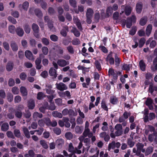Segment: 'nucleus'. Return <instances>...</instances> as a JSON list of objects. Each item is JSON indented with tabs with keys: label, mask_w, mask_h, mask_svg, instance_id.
Here are the masks:
<instances>
[{
	"label": "nucleus",
	"mask_w": 157,
	"mask_h": 157,
	"mask_svg": "<svg viewBox=\"0 0 157 157\" xmlns=\"http://www.w3.org/2000/svg\"><path fill=\"white\" fill-rule=\"evenodd\" d=\"M136 146L139 152L141 151L142 152H145V149L143 148L144 145L143 144L138 143L136 144Z\"/></svg>",
	"instance_id": "obj_18"
},
{
	"label": "nucleus",
	"mask_w": 157,
	"mask_h": 157,
	"mask_svg": "<svg viewBox=\"0 0 157 157\" xmlns=\"http://www.w3.org/2000/svg\"><path fill=\"white\" fill-rule=\"evenodd\" d=\"M49 73L51 76H54L55 78H56L58 75L56 73V70L53 67H51L50 69Z\"/></svg>",
	"instance_id": "obj_17"
},
{
	"label": "nucleus",
	"mask_w": 157,
	"mask_h": 157,
	"mask_svg": "<svg viewBox=\"0 0 157 157\" xmlns=\"http://www.w3.org/2000/svg\"><path fill=\"white\" fill-rule=\"evenodd\" d=\"M57 63L60 66L63 67L69 64L68 61H66L64 59H59L57 61Z\"/></svg>",
	"instance_id": "obj_9"
},
{
	"label": "nucleus",
	"mask_w": 157,
	"mask_h": 157,
	"mask_svg": "<svg viewBox=\"0 0 157 157\" xmlns=\"http://www.w3.org/2000/svg\"><path fill=\"white\" fill-rule=\"evenodd\" d=\"M44 96V95L43 93L39 92L37 94V98L38 100H40L43 98Z\"/></svg>",
	"instance_id": "obj_64"
},
{
	"label": "nucleus",
	"mask_w": 157,
	"mask_h": 157,
	"mask_svg": "<svg viewBox=\"0 0 157 157\" xmlns=\"http://www.w3.org/2000/svg\"><path fill=\"white\" fill-rule=\"evenodd\" d=\"M52 115L55 117H57L60 118H61L63 116L61 113L57 111H53L52 113Z\"/></svg>",
	"instance_id": "obj_30"
},
{
	"label": "nucleus",
	"mask_w": 157,
	"mask_h": 157,
	"mask_svg": "<svg viewBox=\"0 0 157 157\" xmlns=\"http://www.w3.org/2000/svg\"><path fill=\"white\" fill-rule=\"evenodd\" d=\"M84 141V142L85 143L86 145L87 146H88V148H89L90 146V139L89 138H84V140H83Z\"/></svg>",
	"instance_id": "obj_39"
},
{
	"label": "nucleus",
	"mask_w": 157,
	"mask_h": 157,
	"mask_svg": "<svg viewBox=\"0 0 157 157\" xmlns=\"http://www.w3.org/2000/svg\"><path fill=\"white\" fill-rule=\"evenodd\" d=\"M153 150V148L152 147H148L145 151V154L146 156H147L149 154L152 153Z\"/></svg>",
	"instance_id": "obj_22"
},
{
	"label": "nucleus",
	"mask_w": 157,
	"mask_h": 157,
	"mask_svg": "<svg viewBox=\"0 0 157 157\" xmlns=\"http://www.w3.org/2000/svg\"><path fill=\"white\" fill-rule=\"evenodd\" d=\"M19 77L22 80H25L27 78V75L25 73L22 72L20 74Z\"/></svg>",
	"instance_id": "obj_54"
},
{
	"label": "nucleus",
	"mask_w": 157,
	"mask_h": 157,
	"mask_svg": "<svg viewBox=\"0 0 157 157\" xmlns=\"http://www.w3.org/2000/svg\"><path fill=\"white\" fill-rule=\"evenodd\" d=\"M16 32L17 34L20 36H22L24 33L23 29L19 27H18L17 29Z\"/></svg>",
	"instance_id": "obj_29"
},
{
	"label": "nucleus",
	"mask_w": 157,
	"mask_h": 157,
	"mask_svg": "<svg viewBox=\"0 0 157 157\" xmlns=\"http://www.w3.org/2000/svg\"><path fill=\"white\" fill-rule=\"evenodd\" d=\"M148 110L147 109H145L143 113H144V118L145 122H147V120L148 118Z\"/></svg>",
	"instance_id": "obj_28"
},
{
	"label": "nucleus",
	"mask_w": 157,
	"mask_h": 157,
	"mask_svg": "<svg viewBox=\"0 0 157 157\" xmlns=\"http://www.w3.org/2000/svg\"><path fill=\"white\" fill-rule=\"evenodd\" d=\"M35 106L34 101L32 99L28 101V106L30 109H33Z\"/></svg>",
	"instance_id": "obj_13"
},
{
	"label": "nucleus",
	"mask_w": 157,
	"mask_h": 157,
	"mask_svg": "<svg viewBox=\"0 0 157 157\" xmlns=\"http://www.w3.org/2000/svg\"><path fill=\"white\" fill-rule=\"evenodd\" d=\"M145 41L144 38H141L139 41V46L140 48L142 47L144 45Z\"/></svg>",
	"instance_id": "obj_42"
},
{
	"label": "nucleus",
	"mask_w": 157,
	"mask_h": 157,
	"mask_svg": "<svg viewBox=\"0 0 157 157\" xmlns=\"http://www.w3.org/2000/svg\"><path fill=\"white\" fill-rule=\"evenodd\" d=\"M132 22L129 18H128L127 19L126 22V25L127 27L128 28H130L132 24Z\"/></svg>",
	"instance_id": "obj_53"
},
{
	"label": "nucleus",
	"mask_w": 157,
	"mask_h": 157,
	"mask_svg": "<svg viewBox=\"0 0 157 157\" xmlns=\"http://www.w3.org/2000/svg\"><path fill=\"white\" fill-rule=\"evenodd\" d=\"M136 30V27H133L131 30L129 31V34L131 35H134L135 34Z\"/></svg>",
	"instance_id": "obj_60"
},
{
	"label": "nucleus",
	"mask_w": 157,
	"mask_h": 157,
	"mask_svg": "<svg viewBox=\"0 0 157 157\" xmlns=\"http://www.w3.org/2000/svg\"><path fill=\"white\" fill-rule=\"evenodd\" d=\"M50 39L53 41H56L58 40V37L57 36L52 34L50 36Z\"/></svg>",
	"instance_id": "obj_63"
},
{
	"label": "nucleus",
	"mask_w": 157,
	"mask_h": 157,
	"mask_svg": "<svg viewBox=\"0 0 157 157\" xmlns=\"http://www.w3.org/2000/svg\"><path fill=\"white\" fill-rule=\"evenodd\" d=\"M93 13L94 11L92 9L90 8L87 9L86 13L87 18H92Z\"/></svg>",
	"instance_id": "obj_12"
},
{
	"label": "nucleus",
	"mask_w": 157,
	"mask_h": 157,
	"mask_svg": "<svg viewBox=\"0 0 157 157\" xmlns=\"http://www.w3.org/2000/svg\"><path fill=\"white\" fill-rule=\"evenodd\" d=\"M155 118V114L154 113H150L149 114L147 121L148 120H151Z\"/></svg>",
	"instance_id": "obj_49"
},
{
	"label": "nucleus",
	"mask_w": 157,
	"mask_h": 157,
	"mask_svg": "<svg viewBox=\"0 0 157 157\" xmlns=\"http://www.w3.org/2000/svg\"><path fill=\"white\" fill-rule=\"evenodd\" d=\"M115 128L116 130L115 133L116 136H120L122 134V126L121 124H117L115 126Z\"/></svg>",
	"instance_id": "obj_5"
},
{
	"label": "nucleus",
	"mask_w": 157,
	"mask_h": 157,
	"mask_svg": "<svg viewBox=\"0 0 157 157\" xmlns=\"http://www.w3.org/2000/svg\"><path fill=\"white\" fill-rule=\"evenodd\" d=\"M153 101L152 99L150 98H147L146 101H145L146 105L150 109H153Z\"/></svg>",
	"instance_id": "obj_8"
},
{
	"label": "nucleus",
	"mask_w": 157,
	"mask_h": 157,
	"mask_svg": "<svg viewBox=\"0 0 157 157\" xmlns=\"http://www.w3.org/2000/svg\"><path fill=\"white\" fill-rule=\"evenodd\" d=\"M35 12L36 15L39 17H40L42 16V13L39 9H36L35 10Z\"/></svg>",
	"instance_id": "obj_52"
},
{
	"label": "nucleus",
	"mask_w": 157,
	"mask_h": 157,
	"mask_svg": "<svg viewBox=\"0 0 157 157\" xmlns=\"http://www.w3.org/2000/svg\"><path fill=\"white\" fill-rule=\"evenodd\" d=\"M99 48L105 53H107L108 52V50L106 48L102 45H100L99 46Z\"/></svg>",
	"instance_id": "obj_48"
},
{
	"label": "nucleus",
	"mask_w": 157,
	"mask_h": 157,
	"mask_svg": "<svg viewBox=\"0 0 157 157\" xmlns=\"http://www.w3.org/2000/svg\"><path fill=\"white\" fill-rule=\"evenodd\" d=\"M139 65L141 70L143 71L145 70L146 65L143 60H141L139 62Z\"/></svg>",
	"instance_id": "obj_27"
},
{
	"label": "nucleus",
	"mask_w": 157,
	"mask_h": 157,
	"mask_svg": "<svg viewBox=\"0 0 157 157\" xmlns=\"http://www.w3.org/2000/svg\"><path fill=\"white\" fill-rule=\"evenodd\" d=\"M73 20L75 23L76 24L78 28L80 30H82V28L81 26V23L78 18L76 17H74Z\"/></svg>",
	"instance_id": "obj_11"
},
{
	"label": "nucleus",
	"mask_w": 157,
	"mask_h": 157,
	"mask_svg": "<svg viewBox=\"0 0 157 157\" xmlns=\"http://www.w3.org/2000/svg\"><path fill=\"white\" fill-rule=\"evenodd\" d=\"M113 53L110 52L106 58V60L107 61L109 62V63L111 64H113L114 63V59L113 57Z\"/></svg>",
	"instance_id": "obj_7"
},
{
	"label": "nucleus",
	"mask_w": 157,
	"mask_h": 157,
	"mask_svg": "<svg viewBox=\"0 0 157 157\" xmlns=\"http://www.w3.org/2000/svg\"><path fill=\"white\" fill-rule=\"evenodd\" d=\"M121 10L120 14H121L124 12L123 10L124 9V12L125 14L127 16H128L131 13L132 8L129 6H126L124 7V6H121Z\"/></svg>",
	"instance_id": "obj_3"
},
{
	"label": "nucleus",
	"mask_w": 157,
	"mask_h": 157,
	"mask_svg": "<svg viewBox=\"0 0 157 157\" xmlns=\"http://www.w3.org/2000/svg\"><path fill=\"white\" fill-rule=\"evenodd\" d=\"M37 127V124L36 122H33L31 124V126H29L28 128L30 130L31 128L33 129H36Z\"/></svg>",
	"instance_id": "obj_61"
},
{
	"label": "nucleus",
	"mask_w": 157,
	"mask_h": 157,
	"mask_svg": "<svg viewBox=\"0 0 157 157\" xmlns=\"http://www.w3.org/2000/svg\"><path fill=\"white\" fill-rule=\"evenodd\" d=\"M83 130V127H80L78 126H76L75 128V132L77 133H81Z\"/></svg>",
	"instance_id": "obj_32"
},
{
	"label": "nucleus",
	"mask_w": 157,
	"mask_h": 157,
	"mask_svg": "<svg viewBox=\"0 0 157 157\" xmlns=\"http://www.w3.org/2000/svg\"><path fill=\"white\" fill-rule=\"evenodd\" d=\"M94 63L98 71H100L101 70V65L100 63L97 60L95 61Z\"/></svg>",
	"instance_id": "obj_58"
},
{
	"label": "nucleus",
	"mask_w": 157,
	"mask_h": 157,
	"mask_svg": "<svg viewBox=\"0 0 157 157\" xmlns=\"http://www.w3.org/2000/svg\"><path fill=\"white\" fill-rule=\"evenodd\" d=\"M56 88L60 91H63L67 89V87L65 84L63 82L57 83L56 84Z\"/></svg>",
	"instance_id": "obj_4"
},
{
	"label": "nucleus",
	"mask_w": 157,
	"mask_h": 157,
	"mask_svg": "<svg viewBox=\"0 0 157 157\" xmlns=\"http://www.w3.org/2000/svg\"><path fill=\"white\" fill-rule=\"evenodd\" d=\"M42 116L43 115L42 114L40 113L36 112H34L33 115V118L35 120H36L38 117L41 118Z\"/></svg>",
	"instance_id": "obj_34"
},
{
	"label": "nucleus",
	"mask_w": 157,
	"mask_h": 157,
	"mask_svg": "<svg viewBox=\"0 0 157 157\" xmlns=\"http://www.w3.org/2000/svg\"><path fill=\"white\" fill-rule=\"evenodd\" d=\"M8 128L9 124L7 123H4L2 125L1 129L3 131H6L8 129Z\"/></svg>",
	"instance_id": "obj_36"
},
{
	"label": "nucleus",
	"mask_w": 157,
	"mask_h": 157,
	"mask_svg": "<svg viewBox=\"0 0 157 157\" xmlns=\"http://www.w3.org/2000/svg\"><path fill=\"white\" fill-rule=\"evenodd\" d=\"M13 62H8L6 66V69L7 71H10L13 69Z\"/></svg>",
	"instance_id": "obj_20"
},
{
	"label": "nucleus",
	"mask_w": 157,
	"mask_h": 157,
	"mask_svg": "<svg viewBox=\"0 0 157 157\" xmlns=\"http://www.w3.org/2000/svg\"><path fill=\"white\" fill-rule=\"evenodd\" d=\"M115 147V142L112 141L111 143L109 144L108 150L110 151L111 149H114Z\"/></svg>",
	"instance_id": "obj_45"
},
{
	"label": "nucleus",
	"mask_w": 157,
	"mask_h": 157,
	"mask_svg": "<svg viewBox=\"0 0 157 157\" xmlns=\"http://www.w3.org/2000/svg\"><path fill=\"white\" fill-rule=\"evenodd\" d=\"M20 91L22 96H27L28 91L25 87L23 86H21L20 88Z\"/></svg>",
	"instance_id": "obj_16"
},
{
	"label": "nucleus",
	"mask_w": 157,
	"mask_h": 157,
	"mask_svg": "<svg viewBox=\"0 0 157 157\" xmlns=\"http://www.w3.org/2000/svg\"><path fill=\"white\" fill-rule=\"evenodd\" d=\"M14 134L15 136L17 137H20L21 136V134L19 130L16 129L14 131Z\"/></svg>",
	"instance_id": "obj_57"
},
{
	"label": "nucleus",
	"mask_w": 157,
	"mask_h": 157,
	"mask_svg": "<svg viewBox=\"0 0 157 157\" xmlns=\"http://www.w3.org/2000/svg\"><path fill=\"white\" fill-rule=\"evenodd\" d=\"M64 141L63 139L59 138L56 140V143L59 147H61L64 144Z\"/></svg>",
	"instance_id": "obj_26"
},
{
	"label": "nucleus",
	"mask_w": 157,
	"mask_h": 157,
	"mask_svg": "<svg viewBox=\"0 0 157 157\" xmlns=\"http://www.w3.org/2000/svg\"><path fill=\"white\" fill-rule=\"evenodd\" d=\"M29 6V3L27 1L24 2L22 5L20 4L18 6L20 10L21 11L23 9L25 11H27Z\"/></svg>",
	"instance_id": "obj_6"
},
{
	"label": "nucleus",
	"mask_w": 157,
	"mask_h": 157,
	"mask_svg": "<svg viewBox=\"0 0 157 157\" xmlns=\"http://www.w3.org/2000/svg\"><path fill=\"white\" fill-rule=\"evenodd\" d=\"M67 27H66L64 29H62L60 32L61 34L63 36H66L67 35Z\"/></svg>",
	"instance_id": "obj_50"
},
{
	"label": "nucleus",
	"mask_w": 157,
	"mask_h": 157,
	"mask_svg": "<svg viewBox=\"0 0 157 157\" xmlns=\"http://www.w3.org/2000/svg\"><path fill=\"white\" fill-rule=\"evenodd\" d=\"M152 29V26L151 25H149L147 27L146 31V33L147 35L149 36L150 34L151 30Z\"/></svg>",
	"instance_id": "obj_24"
},
{
	"label": "nucleus",
	"mask_w": 157,
	"mask_h": 157,
	"mask_svg": "<svg viewBox=\"0 0 157 157\" xmlns=\"http://www.w3.org/2000/svg\"><path fill=\"white\" fill-rule=\"evenodd\" d=\"M11 47L13 51H16L18 50V46L17 44L14 42H12L11 44Z\"/></svg>",
	"instance_id": "obj_37"
},
{
	"label": "nucleus",
	"mask_w": 157,
	"mask_h": 157,
	"mask_svg": "<svg viewBox=\"0 0 157 157\" xmlns=\"http://www.w3.org/2000/svg\"><path fill=\"white\" fill-rule=\"evenodd\" d=\"M65 136L67 139L70 140L73 138V135L71 132H67L65 133Z\"/></svg>",
	"instance_id": "obj_41"
},
{
	"label": "nucleus",
	"mask_w": 157,
	"mask_h": 157,
	"mask_svg": "<svg viewBox=\"0 0 157 157\" xmlns=\"http://www.w3.org/2000/svg\"><path fill=\"white\" fill-rule=\"evenodd\" d=\"M41 60L40 58H37L35 61V63L36 65V68L38 69H40L41 66L40 65Z\"/></svg>",
	"instance_id": "obj_21"
},
{
	"label": "nucleus",
	"mask_w": 157,
	"mask_h": 157,
	"mask_svg": "<svg viewBox=\"0 0 157 157\" xmlns=\"http://www.w3.org/2000/svg\"><path fill=\"white\" fill-rule=\"evenodd\" d=\"M84 11V7L82 6H78V10H75V12L77 13H78L80 11L81 12H82Z\"/></svg>",
	"instance_id": "obj_59"
},
{
	"label": "nucleus",
	"mask_w": 157,
	"mask_h": 157,
	"mask_svg": "<svg viewBox=\"0 0 157 157\" xmlns=\"http://www.w3.org/2000/svg\"><path fill=\"white\" fill-rule=\"evenodd\" d=\"M42 51L43 54L45 55L48 54V49L46 47H43L42 48Z\"/></svg>",
	"instance_id": "obj_62"
},
{
	"label": "nucleus",
	"mask_w": 157,
	"mask_h": 157,
	"mask_svg": "<svg viewBox=\"0 0 157 157\" xmlns=\"http://www.w3.org/2000/svg\"><path fill=\"white\" fill-rule=\"evenodd\" d=\"M68 151L74 154H80L82 152L81 150L78 149L77 148H74L72 143H70L69 144Z\"/></svg>",
	"instance_id": "obj_2"
},
{
	"label": "nucleus",
	"mask_w": 157,
	"mask_h": 157,
	"mask_svg": "<svg viewBox=\"0 0 157 157\" xmlns=\"http://www.w3.org/2000/svg\"><path fill=\"white\" fill-rule=\"evenodd\" d=\"M22 129L24 133L25 136L27 138H29L30 137V135L28 128L25 127H23Z\"/></svg>",
	"instance_id": "obj_25"
},
{
	"label": "nucleus",
	"mask_w": 157,
	"mask_h": 157,
	"mask_svg": "<svg viewBox=\"0 0 157 157\" xmlns=\"http://www.w3.org/2000/svg\"><path fill=\"white\" fill-rule=\"evenodd\" d=\"M101 107L106 111H108V109L106 106L105 100H103L101 101Z\"/></svg>",
	"instance_id": "obj_44"
},
{
	"label": "nucleus",
	"mask_w": 157,
	"mask_h": 157,
	"mask_svg": "<svg viewBox=\"0 0 157 157\" xmlns=\"http://www.w3.org/2000/svg\"><path fill=\"white\" fill-rule=\"evenodd\" d=\"M147 21V17H144L141 19L140 21V24L142 26L144 25L146 23Z\"/></svg>",
	"instance_id": "obj_31"
},
{
	"label": "nucleus",
	"mask_w": 157,
	"mask_h": 157,
	"mask_svg": "<svg viewBox=\"0 0 157 157\" xmlns=\"http://www.w3.org/2000/svg\"><path fill=\"white\" fill-rule=\"evenodd\" d=\"M25 56L29 60H33L34 59L33 54L29 50H27L25 52Z\"/></svg>",
	"instance_id": "obj_14"
},
{
	"label": "nucleus",
	"mask_w": 157,
	"mask_h": 157,
	"mask_svg": "<svg viewBox=\"0 0 157 157\" xmlns=\"http://www.w3.org/2000/svg\"><path fill=\"white\" fill-rule=\"evenodd\" d=\"M118 101V99L116 96H112L110 97L109 101L113 105L117 104Z\"/></svg>",
	"instance_id": "obj_19"
},
{
	"label": "nucleus",
	"mask_w": 157,
	"mask_h": 157,
	"mask_svg": "<svg viewBox=\"0 0 157 157\" xmlns=\"http://www.w3.org/2000/svg\"><path fill=\"white\" fill-rule=\"evenodd\" d=\"M40 143L44 148L47 149L48 147V146L47 144L44 140H40Z\"/></svg>",
	"instance_id": "obj_56"
},
{
	"label": "nucleus",
	"mask_w": 157,
	"mask_h": 157,
	"mask_svg": "<svg viewBox=\"0 0 157 157\" xmlns=\"http://www.w3.org/2000/svg\"><path fill=\"white\" fill-rule=\"evenodd\" d=\"M131 67V65L130 64L124 63L123 65L122 69L124 70L128 71L130 70Z\"/></svg>",
	"instance_id": "obj_40"
},
{
	"label": "nucleus",
	"mask_w": 157,
	"mask_h": 157,
	"mask_svg": "<svg viewBox=\"0 0 157 157\" xmlns=\"http://www.w3.org/2000/svg\"><path fill=\"white\" fill-rule=\"evenodd\" d=\"M32 28L34 33H38L39 32V27L38 25L35 23L33 24L32 25Z\"/></svg>",
	"instance_id": "obj_33"
},
{
	"label": "nucleus",
	"mask_w": 157,
	"mask_h": 157,
	"mask_svg": "<svg viewBox=\"0 0 157 157\" xmlns=\"http://www.w3.org/2000/svg\"><path fill=\"white\" fill-rule=\"evenodd\" d=\"M113 10L111 7H109L106 10V14L108 17H109L113 13Z\"/></svg>",
	"instance_id": "obj_35"
},
{
	"label": "nucleus",
	"mask_w": 157,
	"mask_h": 157,
	"mask_svg": "<svg viewBox=\"0 0 157 157\" xmlns=\"http://www.w3.org/2000/svg\"><path fill=\"white\" fill-rule=\"evenodd\" d=\"M108 74L109 76H113L114 79H117V76L115 74L114 70L112 68H109L108 71Z\"/></svg>",
	"instance_id": "obj_15"
},
{
	"label": "nucleus",
	"mask_w": 157,
	"mask_h": 157,
	"mask_svg": "<svg viewBox=\"0 0 157 157\" xmlns=\"http://www.w3.org/2000/svg\"><path fill=\"white\" fill-rule=\"evenodd\" d=\"M71 32L73 33L76 36L78 37L80 36V33L75 28H73L71 30Z\"/></svg>",
	"instance_id": "obj_38"
},
{
	"label": "nucleus",
	"mask_w": 157,
	"mask_h": 157,
	"mask_svg": "<svg viewBox=\"0 0 157 157\" xmlns=\"http://www.w3.org/2000/svg\"><path fill=\"white\" fill-rule=\"evenodd\" d=\"M11 15L15 18H18L19 16V13L18 11H13L11 13Z\"/></svg>",
	"instance_id": "obj_46"
},
{
	"label": "nucleus",
	"mask_w": 157,
	"mask_h": 157,
	"mask_svg": "<svg viewBox=\"0 0 157 157\" xmlns=\"http://www.w3.org/2000/svg\"><path fill=\"white\" fill-rule=\"evenodd\" d=\"M151 70L153 71H157V57L153 60V64L151 67Z\"/></svg>",
	"instance_id": "obj_10"
},
{
	"label": "nucleus",
	"mask_w": 157,
	"mask_h": 157,
	"mask_svg": "<svg viewBox=\"0 0 157 157\" xmlns=\"http://www.w3.org/2000/svg\"><path fill=\"white\" fill-rule=\"evenodd\" d=\"M89 123L86 121L85 124V127L84 131L83 132L82 136H80L78 139L80 141H83L84 138L88 136L90 138L93 135L92 132H90V129L89 128Z\"/></svg>",
	"instance_id": "obj_1"
},
{
	"label": "nucleus",
	"mask_w": 157,
	"mask_h": 157,
	"mask_svg": "<svg viewBox=\"0 0 157 157\" xmlns=\"http://www.w3.org/2000/svg\"><path fill=\"white\" fill-rule=\"evenodd\" d=\"M102 125L103 126L101 128V129L103 131L107 130L108 129L107 123L106 122H104L103 123Z\"/></svg>",
	"instance_id": "obj_47"
},
{
	"label": "nucleus",
	"mask_w": 157,
	"mask_h": 157,
	"mask_svg": "<svg viewBox=\"0 0 157 157\" xmlns=\"http://www.w3.org/2000/svg\"><path fill=\"white\" fill-rule=\"evenodd\" d=\"M9 30L11 33H14L15 31V27L13 25H10L9 27Z\"/></svg>",
	"instance_id": "obj_55"
},
{
	"label": "nucleus",
	"mask_w": 157,
	"mask_h": 157,
	"mask_svg": "<svg viewBox=\"0 0 157 157\" xmlns=\"http://www.w3.org/2000/svg\"><path fill=\"white\" fill-rule=\"evenodd\" d=\"M142 9V4L141 2L138 3L136 5V9L137 12L140 13L141 12Z\"/></svg>",
	"instance_id": "obj_23"
},
{
	"label": "nucleus",
	"mask_w": 157,
	"mask_h": 157,
	"mask_svg": "<svg viewBox=\"0 0 157 157\" xmlns=\"http://www.w3.org/2000/svg\"><path fill=\"white\" fill-rule=\"evenodd\" d=\"M127 144L130 147H132L134 146L135 143L132 141V139L129 138L127 140Z\"/></svg>",
	"instance_id": "obj_43"
},
{
	"label": "nucleus",
	"mask_w": 157,
	"mask_h": 157,
	"mask_svg": "<svg viewBox=\"0 0 157 157\" xmlns=\"http://www.w3.org/2000/svg\"><path fill=\"white\" fill-rule=\"evenodd\" d=\"M42 43L45 45H47L49 44V40L45 38H43L42 39Z\"/></svg>",
	"instance_id": "obj_51"
}]
</instances>
